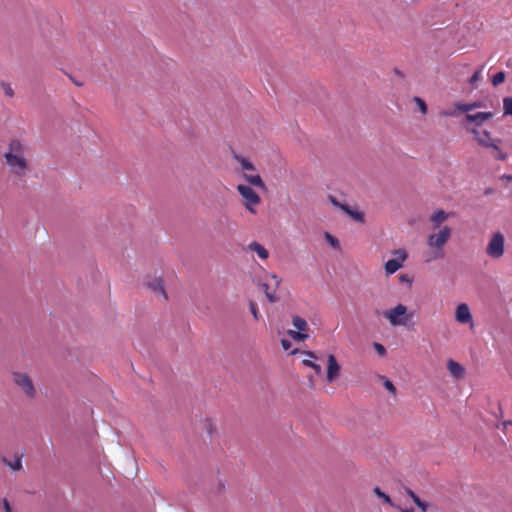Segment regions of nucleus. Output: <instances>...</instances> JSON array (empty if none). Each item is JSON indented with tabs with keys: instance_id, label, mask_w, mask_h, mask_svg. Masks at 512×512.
<instances>
[{
	"instance_id": "4be33fe9",
	"label": "nucleus",
	"mask_w": 512,
	"mask_h": 512,
	"mask_svg": "<svg viewBox=\"0 0 512 512\" xmlns=\"http://www.w3.org/2000/svg\"><path fill=\"white\" fill-rule=\"evenodd\" d=\"M235 159L240 164L244 173L250 172V171H255V166L249 159H247L243 156H240V155H235Z\"/></svg>"
},
{
	"instance_id": "7c9ffc66",
	"label": "nucleus",
	"mask_w": 512,
	"mask_h": 512,
	"mask_svg": "<svg viewBox=\"0 0 512 512\" xmlns=\"http://www.w3.org/2000/svg\"><path fill=\"white\" fill-rule=\"evenodd\" d=\"M249 308H250V312L251 314L253 315V318L255 320H259L260 318V313H259V309H258V306L255 302L251 301L249 303Z\"/></svg>"
},
{
	"instance_id": "20e7f679",
	"label": "nucleus",
	"mask_w": 512,
	"mask_h": 512,
	"mask_svg": "<svg viewBox=\"0 0 512 512\" xmlns=\"http://www.w3.org/2000/svg\"><path fill=\"white\" fill-rule=\"evenodd\" d=\"M237 191L243 198L244 207L252 214H256V207L260 204V196L248 185H237Z\"/></svg>"
},
{
	"instance_id": "4c0bfd02",
	"label": "nucleus",
	"mask_w": 512,
	"mask_h": 512,
	"mask_svg": "<svg viewBox=\"0 0 512 512\" xmlns=\"http://www.w3.org/2000/svg\"><path fill=\"white\" fill-rule=\"evenodd\" d=\"M281 346H282L283 350L288 351L291 348L292 344H291V342L289 340L282 339L281 340Z\"/></svg>"
},
{
	"instance_id": "a878e982",
	"label": "nucleus",
	"mask_w": 512,
	"mask_h": 512,
	"mask_svg": "<svg viewBox=\"0 0 512 512\" xmlns=\"http://www.w3.org/2000/svg\"><path fill=\"white\" fill-rule=\"evenodd\" d=\"M482 78V68L480 69H477L474 74L471 76V78L469 79V83L472 87H477V83L481 80Z\"/></svg>"
},
{
	"instance_id": "a211bd4d",
	"label": "nucleus",
	"mask_w": 512,
	"mask_h": 512,
	"mask_svg": "<svg viewBox=\"0 0 512 512\" xmlns=\"http://www.w3.org/2000/svg\"><path fill=\"white\" fill-rule=\"evenodd\" d=\"M244 179L251 185L259 188H264L265 184L259 174H249L248 172L243 174Z\"/></svg>"
},
{
	"instance_id": "2eb2a0df",
	"label": "nucleus",
	"mask_w": 512,
	"mask_h": 512,
	"mask_svg": "<svg viewBox=\"0 0 512 512\" xmlns=\"http://www.w3.org/2000/svg\"><path fill=\"white\" fill-rule=\"evenodd\" d=\"M447 369L449 370L450 374L456 379L463 378L465 375L464 367L454 360H449L447 362Z\"/></svg>"
},
{
	"instance_id": "79ce46f5",
	"label": "nucleus",
	"mask_w": 512,
	"mask_h": 512,
	"mask_svg": "<svg viewBox=\"0 0 512 512\" xmlns=\"http://www.w3.org/2000/svg\"><path fill=\"white\" fill-rule=\"evenodd\" d=\"M400 280L403 282V281H407L409 283H411V280L408 278L407 275H401L400 276Z\"/></svg>"
},
{
	"instance_id": "c756f323",
	"label": "nucleus",
	"mask_w": 512,
	"mask_h": 512,
	"mask_svg": "<svg viewBox=\"0 0 512 512\" xmlns=\"http://www.w3.org/2000/svg\"><path fill=\"white\" fill-rule=\"evenodd\" d=\"M303 354H305L306 356H308L310 359H304L302 361L303 365L306 366V367H311L313 366L314 362L311 360V359H317L316 355L314 352L312 351H304Z\"/></svg>"
},
{
	"instance_id": "c9c22d12",
	"label": "nucleus",
	"mask_w": 512,
	"mask_h": 512,
	"mask_svg": "<svg viewBox=\"0 0 512 512\" xmlns=\"http://www.w3.org/2000/svg\"><path fill=\"white\" fill-rule=\"evenodd\" d=\"M374 348L377 351V353L381 356L385 355L386 349L385 347L380 343H374Z\"/></svg>"
},
{
	"instance_id": "ddd939ff",
	"label": "nucleus",
	"mask_w": 512,
	"mask_h": 512,
	"mask_svg": "<svg viewBox=\"0 0 512 512\" xmlns=\"http://www.w3.org/2000/svg\"><path fill=\"white\" fill-rule=\"evenodd\" d=\"M455 319L461 324L472 323V314L467 304L461 303L457 306L455 311Z\"/></svg>"
},
{
	"instance_id": "37998d69",
	"label": "nucleus",
	"mask_w": 512,
	"mask_h": 512,
	"mask_svg": "<svg viewBox=\"0 0 512 512\" xmlns=\"http://www.w3.org/2000/svg\"><path fill=\"white\" fill-rule=\"evenodd\" d=\"M510 424H512V422H511V421H505V422H503L504 429L507 427V425H510Z\"/></svg>"
},
{
	"instance_id": "9d476101",
	"label": "nucleus",
	"mask_w": 512,
	"mask_h": 512,
	"mask_svg": "<svg viewBox=\"0 0 512 512\" xmlns=\"http://www.w3.org/2000/svg\"><path fill=\"white\" fill-rule=\"evenodd\" d=\"M14 382L23 389V391L30 397L35 393L33 383L28 375L23 373L13 374Z\"/></svg>"
},
{
	"instance_id": "c85d7f7f",
	"label": "nucleus",
	"mask_w": 512,
	"mask_h": 512,
	"mask_svg": "<svg viewBox=\"0 0 512 512\" xmlns=\"http://www.w3.org/2000/svg\"><path fill=\"white\" fill-rule=\"evenodd\" d=\"M505 78H506V75L504 72L500 71L498 73H496L493 77H492V84L494 86H498L500 84H502L504 81H505Z\"/></svg>"
},
{
	"instance_id": "cd10ccee",
	"label": "nucleus",
	"mask_w": 512,
	"mask_h": 512,
	"mask_svg": "<svg viewBox=\"0 0 512 512\" xmlns=\"http://www.w3.org/2000/svg\"><path fill=\"white\" fill-rule=\"evenodd\" d=\"M4 461L13 471H18L22 468L20 457H17L14 461H7L6 459H4Z\"/></svg>"
},
{
	"instance_id": "6ab92c4d",
	"label": "nucleus",
	"mask_w": 512,
	"mask_h": 512,
	"mask_svg": "<svg viewBox=\"0 0 512 512\" xmlns=\"http://www.w3.org/2000/svg\"><path fill=\"white\" fill-rule=\"evenodd\" d=\"M501 143V139H496V141H494L492 143V145L489 147L493 150L494 152V158L496 160H499V161H505L507 159V153L503 152L499 146V144Z\"/></svg>"
},
{
	"instance_id": "72a5a7b5",
	"label": "nucleus",
	"mask_w": 512,
	"mask_h": 512,
	"mask_svg": "<svg viewBox=\"0 0 512 512\" xmlns=\"http://www.w3.org/2000/svg\"><path fill=\"white\" fill-rule=\"evenodd\" d=\"M384 387L389 391L391 392L393 395L396 394L397 390H396V387L394 386V384L388 380V379H385L384 381Z\"/></svg>"
},
{
	"instance_id": "f03ea898",
	"label": "nucleus",
	"mask_w": 512,
	"mask_h": 512,
	"mask_svg": "<svg viewBox=\"0 0 512 512\" xmlns=\"http://www.w3.org/2000/svg\"><path fill=\"white\" fill-rule=\"evenodd\" d=\"M451 235V228L443 226L437 232L431 233L428 236L427 244L433 250L431 259H441L444 257L443 248L451 238Z\"/></svg>"
},
{
	"instance_id": "a19ab883",
	"label": "nucleus",
	"mask_w": 512,
	"mask_h": 512,
	"mask_svg": "<svg viewBox=\"0 0 512 512\" xmlns=\"http://www.w3.org/2000/svg\"><path fill=\"white\" fill-rule=\"evenodd\" d=\"M440 114L445 117L456 116L455 111H442Z\"/></svg>"
},
{
	"instance_id": "412c9836",
	"label": "nucleus",
	"mask_w": 512,
	"mask_h": 512,
	"mask_svg": "<svg viewBox=\"0 0 512 512\" xmlns=\"http://www.w3.org/2000/svg\"><path fill=\"white\" fill-rule=\"evenodd\" d=\"M341 210L348 214L353 220L360 223L364 222V213L357 210H353L348 205H342Z\"/></svg>"
},
{
	"instance_id": "b1692460",
	"label": "nucleus",
	"mask_w": 512,
	"mask_h": 512,
	"mask_svg": "<svg viewBox=\"0 0 512 512\" xmlns=\"http://www.w3.org/2000/svg\"><path fill=\"white\" fill-rule=\"evenodd\" d=\"M407 494L411 497L413 502L422 510V512L427 511V504L423 502L411 489H406Z\"/></svg>"
},
{
	"instance_id": "393cba45",
	"label": "nucleus",
	"mask_w": 512,
	"mask_h": 512,
	"mask_svg": "<svg viewBox=\"0 0 512 512\" xmlns=\"http://www.w3.org/2000/svg\"><path fill=\"white\" fill-rule=\"evenodd\" d=\"M374 493L384 501V503L388 504L389 506H394L391 498L386 493L382 492L379 487L374 488Z\"/></svg>"
},
{
	"instance_id": "5701e85b",
	"label": "nucleus",
	"mask_w": 512,
	"mask_h": 512,
	"mask_svg": "<svg viewBox=\"0 0 512 512\" xmlns=\"http://www.w3.org/2000/svg\"><path fill=\"white\" fill-rule=\"evenodd\" d=\"M448 219V214L443 210H438L431 216V221L436 227L440 226L441 223Z\"/></svg>"
},
{
	"instance_id": "39448f33",
	"label": "nucleus",
	"mask_w": 512,
	"mask_h": 512,
	"mask_svg": "<svg viewBox=\"0 0 512 512\" xmlns=\"http://www.w3.org/2000/svg\"><path fill=\"white\" fill-rule=\"evenodd\" d=\"M504 244L505 238L503 234L500 232L494 233L486 247V254L493 259L501 258L505 252Z\"/></svg>"
},
{
	"instance_id": "ea45409f",
	"label": "nucleus",
	"mask_w": 512,
	"mask_h": 512,
	"mask_svg": "<svg viewBox=\"0 0 512 512\" xmlns=\"http://www.w3.org/2000/svg\"><path fill=\"white\" fill-rule=\"evenodd\" d=\"M3 507H4L5 512H12V508L7 499L3 500Z\"/></svg>"
},
{
	"instance_id": "a18cd8bd",
	"label": "nucleus",
	"mask_w": 512,
	"mask_h": 512,
	"mask_svg": "<svg viewBox=\"0 0 512 512\" xmlns=\"http://www.w3.org/2000/svg\"><path fill=\"white\" fill-rule=\"evenodd\" d=\"M298 352V349H294L291 351V354H296Z\"/></svg>"
},
{
	"instance_id": "1a4fd4ad",
	"label": "nucleus",
	"mask_w": 512,
	"mask_h": 512,
	"mask_svg": "<svg viewBox=\"0 0 512 512\" xmlns=\"http://www.w3.org/2000/svg\"><path fill=\"white\" fill-rule=\"evenodd\" d=\"M467 130L473 134L474 139L477 143L485 148H489L496 139H493L491 133L487 130H478L477 128H467Z\"/></svg>"
},
{
	"instance_id": "423d86ee",
	"label": "nucleus",
	"mask_w": 512,
	"mask_h": 512,
	"mask_svg": "<svg viewBox=\"0 0 512 512\" xmlns=\"http://www.w3.org/2000/svg\"><path fill=\"white\" fill-rule=\"evenodd\" d=\"M292 324L297 329L295 330H288L287 334L295 341H305L308 339L309 335L306 333V330L308 329V323L307 321L300 317V316H294L292 318Z\"/></svg>"
},
{
	"instance_id": "e433bc0d",
	"label": "nucleus",
	"mask_w": 512,
	"mask_h": 512,
	"mask_svg": "<svg viewBox=\"0 0 512 512\" xmlns=\"http://www.w3.org/2000/svg\"><path fill=\"white\" fill-rule=\"evenodd\" d=\"M329 201L332 203L333 206L335 207H338L341 209V206L343 205L342 203H340L334 196L332 195H329L328 197Z\"/></svg>"
},
{
	"instance_id": "f704fd0d",
	"label": "nucleus",
	"mask_w": 512,
	"mask_h": 512,
	"mask_svg": "<svg viewBox=\"0 0 512 512\" xmlns=\"http://www.w3.org/2000/svg\"><path fill=\"white\" fill-rule=\"evenodd\" d=\"M326 239L328 240V242L331 244V246H333L334 248H338L339 247V241L337 238L333 237L332 235H330L329 233H326Z\"/></svg>"
},
{
	"instance_id": "dca6fc26",
	"label": "nucleus",
	"mask_w": 512,
	"mask_h": 512,
	"mask_svg": "<svg viewBox=\"0 0 512 512\" xmlns=\"http://www.w3.org/2000/svg\"><path fill=\"white\" fill-rule=\"evenodd\" d=\"M482 107H484V103L482 101H474L471 103H456L455 104V108L458 111L463 112V113H469L470 111H472L474 109L482 108Z\"/></svg>"
},
{
	"instance_id": "c03bdc74",
	"label": "nucleus",
	"mask_w": 512,
	"mask_h": 512,
	"mask_svg": "<svg viewBox=\"0 0 512 512\" xmlns=\"http://www.w3.org/2000/svg\"><path fill=\"white\" fill-rule=\"evenodd\" d=\"M401 511L402 512H414V509L413 508H409V509H403Z\"/></svg>"
},
{
	"instance_id": "0eeeda50",
	"label": "nucleus",
	"mask_w": 512,
	"mask_h": 512,
	"mask_svg": "<svg viewBox=\"0 0 512 512\" xmlns=\"http://www.w3.org/2000/svg\"><path fill=\"white\" fill-rule=\"evenodd\" d=\"M269 281L263 283L262 288L270 303H275L279 300L277 290L280 286L281 279L276 274H271L268 277Z\"/></svg>"
},
{
	"instance_id": "bb28decb",
	"label": "nucleus",
	"mask_w": 512,
	"mask_h": 512,
	"mask_svg": "<svg viewBox=\"0 0 512 512\" xmlns=\"http://www.w3.org/2000/svg\"><path fill=\"white\" fill-rule=\"evenodd\" d=\"M503 109L505 115L512 116V97H505L503 99Z\"/></svg>"
},
{
	"instance_id": "6e6552de",
	"label": "nucleus",
	"mask_w": 512,
	"mask_h": 512,
	"mask_svg": "<svg viewBox=\"0 0 512 512\" xmlns=\"http://www.w3.org/2000/svg\"><path fill=\"white\" fill-rule=\"evenodd\" d=\"M395 258L389 259L385 263V272L387 275H391L402 268L404 262L407 259V253L404 249H398L393 252Z\"/></svg>"
},
{
	"instance_id": "9b49d317",
	"label": "nucleus",
	"mask_w": 512,
	"mask_h": 512,
	"mask_svg": "<svg viewBox=\"0 0 512 512\" xmlns=\"http://www.w3.org/2000/svg\"><path fill=\"white\" fill-rule=\"evenodd\" d=\"M327 362H328V365H327L326 380L328 383H332L340 375V365L337 362V359L333 354L328 355Z\"/></svg>"
},
{
	"instance_id": "58836bf2",
	"label": "nucleus",
	"mask_w": 512,
	"mask_h": 512,
	"mask_svg": "<svg viewBox=\"0 0 512 512\" xmlns=\"http://www.w3.org/2000/svg\"><path fill=\"white\" fill-rule=\"evenodd\" d=\"M310 368H312L318 375H320L322 373L321 366L315 362H314L313 366H311Z\"/></svg>"
},
{
	"instance_id": "4468645a",
	"label": "nucleus",
	"mask_w": 512,
	"mask_h": 512,
	"mask_svg": "<svg viewBox=\"0 0 512 512\" xmlns=\"http://www.w3.org/2000/svg\"><path fill=\"white\" fill-rule=\"evenodd\" d=\"M147 287L154 291L155 293H159L164 300H167V295L164 289L163 281L159 277H153L149 279L146 283Z\"/></svg>"
},
{
	"instance_id": "aec40b11",
	"label": "nucleus",
	"mask_w": 512,
	"mask_h": 512,
	"mask_svg": "<svg viewBox=\"0 0 512 512\" xmlns=\"http://www.w3.org/2000/svg\"><path fill=\"white\" fill-rule=\"evenodd\" d=\"M501 143V139H496V141H494L492 143V145L489 147L493 150L494 152V158L496 160H499V161H505L507 159V153L503 152L499 146V144Z\"/></svg>"
},
{
	"instance_id": "473e14b6",
	"label": "nucleus",
	"mask_w": 512,
	"mask_h": 512,
	"mask_svg": "<svg viewBox=\"0 0 512 512\" xmlns=\"http://www.w3.org/2000/svg\"><path fill=\"white\" fill-rule=\"evenodd\" d=\"M415 102L417 103L420 111L425 114L427 112V105L425 101L419 97H415Z\"/></svg>"
},
{
	"instance_id": "7ed1b4c3",
	"label": "nucleus",
	"mask_w": 512,
	"mask_h": 512,
	"mask_svg": "<svg viewBox=\"0 0 512 512\" xmlns=\"http://www.w3.org/2000/svg\"><path fill=\"white\" fill-rule=\"evenodd\" d=\"M383 316L392 326H407L408 322L413 318V313H408V309L403 304L386 310Z\"/></svg>"
},
{
	"instance_id": "2f4dec72",
	"label": "nucleus",
	"mask_w": 512,
	"mask_h": 512,
	"mask_svg": "<svg viewBox=\"0 0 512 512\" xmlns=\"http://www.w3.org/2000/svg\"><path fill=\"white\" fill-rule=\"evenodd\" d=\"M1 86H2L3 91H4L6 96H8V97H13L14 96V90L12 89L10 84L2 82Z\"/></svg>"
},
{
	"instance_id": "f3484780",
	"label": "nucleus",
	"mask_w": 512,
	"mask_h": 512,
	"mask_svg": "<svg viewBox=\"0 0 512 512\" xmlns=\"http://www.w3.org/2000/svg\"><path fill=\"white\" fill-rule=\"evenodd\" d=\"M249 250L255 252L261 259L266 260L269 257L268 250L260 243L254 241L248 245Z\"/></svg>"
},
{
	"instance_id": "f8f14e48",
	"label": "nucleus",
	"mask_w": 512,
	"mask_h": 512,
	"mask_svg": "<svg viewBox=\"0 0 512 512\" xmlns=\"http://www.w3.org/2000/svg\"><path fill=\"white\" fill-rule=\"evenodd\" d=\"M493 116V112H477L475 114L466 113L465 121L468 123H473L475 126L479 127L486 121L490 120Z\"/></svg>"
},
{
	"instance_id": "f257e3e1",
	"label": "nucleus",
	"mask_w": 512,
	"mask_h": 512,
	"mask_svg": "<svg viewBox=\"0 0 512 512\" xmlns=\"http://www.w3.org/2000/svg\"><path fill=\"white\" fill-rule=\"evenodd\" d=\"M5 163L10 173L18 178H23L29 172V163L26 158V147L18 139L10 141L8 150L4 153Z\"/></svg>"
}]
</instances>
